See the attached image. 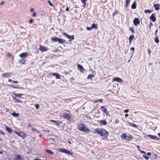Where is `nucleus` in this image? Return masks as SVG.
Listing matches in <instances>:
<instances>
[{
	"mask_svg": "<svg viewBox=\"0 0 160 160\" xmlns=\"http://www.w3.org/2000/svg\"><path fill=\"white\" fill-rule=\"evenodd\" d=\"M83 4L85 5H86V2L87 0H81Z\"/></svg>",
	"mask_w": 160,
	"mask_h": 160,
	"instance_id": "79ce46f5",
	"label": "nucleus"
},
{
	"mask_svg": "<svg viewBox=\"0 0 160 160\" xmlns=\"http://www.w3.org/2000/svg\"><path fill=\"white\" fill-rule=\"evenodd\" d=\"M32 22H33V20L32 19H31L29 20V23L30 24H31L32 23Z\"/></svg>",
	"mask_w": 160,
	"mask_h": 160,
	"instance_id": "a18cd8bd",
	"label": "nucleus"
},
{
	"mask_svg": "<svg viewBox=\"0 0 160 160\" xmlns=\"http://www.w3.org/2000/svg\"><path fill=\"white\" fill-rule=\"evenodd\" d=\"M134 36L133 35H131L129 38V40H132L133 39Z\"/></svg>",
	"mask_w": 160,
	"mask_h": 160,
	"instance_id": "72a5a7b5",
	"label": "nucleus"
},
{
	"mask_svg": "<svg viewBox=\"0 0 160 160\" xmlns=\"http://www.w3.org/2000/svg\"><path fill=\"white\" fill-rule=\"evenodd\" d=\"M10 86L11 87H12L13 88H17V87H14L12 85H10Z\"/></svg>",
	"mask_w": 160,
	"mask_h": 160,
	"instance_id": "4d7b16f0",
	"label": "nucleus"
},
{
	"mask_svg": "<svg viewBox=\"0 0 160 160\" xmlns=\"http://www.w3.org/2000/svg\"><path fill=\"white\" fill-rule=\"evenodd\" d=\"M152 11L151 10H145L144 12L145 13H150L152 12Z\"/></svg>",
	"mask_w": 160,
	"mask_h": 160,
	"instance_id": "473e14b6",
	"label": "nucleus"
},
{
	"mask_svg": "<svg viewBox=\"0 0 160 160\" xmlns=\"http://www.w3.org/2000/svg\"><path fill=\"white\" fill-rule=\"evenodd\" d=\"M13 94L15 96L18 98H20L21 96L23 95L22 94H17L16 93H13Z\"/></svg>",
	"mask_w": 160,
	"mask_h": 160,
	"instance_id": "bb28decb",
	"label": "nucleus"
},
{
	"mask_svg": "<svg viewBox=\"0 0 160 160\" xmlns=\"http://www.w3.org/2000/svg\"><path fill=\"white\" fill-rule=\"evenodd\" d=\"M151 155V153L150 152H148L147 153V155H148V156H150Z\"/></svg>",
	"mask_w": 160,
	"mask_h": 160,
	"instance_id": "bf43d9fd",
	"label": "nucleus"
},
{
	"mask_svg": "<svg viewBox=\"0 0 160 160\" xmlns=\"http://www.w3.org/2000/svg\"><path fill=\"white\" fill-rule=\"evenodd\" d=\"M100 123L102 125H105L107 124V122L105 120H101L100 121Z\"/></svg>",
	"mask_w": 160,
	"mask_h": 160,
	"instance_id": "4be33fe9",
	"label": "nucleus"
},
{
	"mask_svg": "<svg viewBox=\"0 0 160 160\" xmlns=\"http://www.w3.org/2000/svg\"><path fill=\"white\" fill-rule=\"evenodd\" d=\"M7 56L10 57L11 56V54L9 53L7 54Z\"/></svg>",
	"mask_w": 160,
	"mask_h": 160,
	"instance_id": "0e129e2a",
	"label": "nucleus"
},
{
	"mask_svg": "<svg viewBox=\"0 0 160 160\" xmlns=\"http://www.w3.org/2000/svg\"><path fill=\"white\" fill-rule=\"evenodd\" d=\"M31 129H32V131L34 132L36 131L37 133L39 132V131L37 130V129H35L34 128H32Z\"/></svg>",
	"mask_w": 160,
	"mask_h": 160,
	"instance_id": "c9c22d12",
	"label": "nucleus"
},
{
	"mask_svg": "<svg viewBox=\"0 0 160 160\" xmlns=\"http://www.w3.org/2000/svg\"><path fill=\"white\" fill-rule=\"evenodd\" d=\"M5 128L6 130L9 133H11L12 132V130L9 128L5 126Z\"/></svg>",
	"mask_w": 160,
	"mask_h": 160,
	"instance_id": "a211bd4d",
	"label": "nucleus"
},
{
	"mask_svg": "<svg viewBox=\"0 0 160 160\" xmlns=\"http://www.w3.org/2000/svg\"><path fill=\"white\" fill-rule=\"evenodd\" d=\"M39 104H36L35 105V107L37 109H38L39 108Z\"/></svg>",
	"mask_w": 160,
	"mask_h": 160,
	"instance_id": "49530a36",
	"label": "nucleus"
},
{
	"mask_svg": "<svg viewBox=\"0 0 160 160\" xmlns=\"http://www.w3.org/2000/svg\"><path fill=\"white\" fill-rule=\"evenodd\" d=\"M4 3V2H1V3H0V5L1 6H2V4H3V3Z\"/></svg>",
	"mask_w": 160,
	"mask_h": 160,
	"instance_id": "680f3d73",
	"label": "nucleus"
},
{
	"mask_svg": "<svg viewBox=\"0 0 160 160\" xmlns=\"http://www.w3.org/2000/svg\"><path fill=\"white\" fill-rule=\"evenodd\" d=\"M125 117H126V118L128 116V114H125Z\"/></svg>",
	"mask_w": 160,
	"mask_h": 160,
	"instance_id": "338daca9",
	"label": "nucleus"
},
{
	"mask_svg": "<svg viewBox=\"0 0 160 160\" xmlns=\"http://www.w3.org/2000/svg\"><path fill=\"white\" fill-rule=\"evenodd\" d=\"M127 136L125 133H123L122 134L121 136V139L123 140H127Z\"/></svg>",
	"mask_w": 160,
	"mask_h": 160,
	"instance_id": "4468645a",
	"label": "nucleus"
},
{
	"mask_svg": "<svg viewBox=\"0 0 160 160\" xmlns=\"http://www.w3.org/2000/svg\"><path fill=\"white\" fill-rule=\"evenodd\" d=\"M147 137H148L152 140L157 139L158 140H159V138L157 137L156 136L150 135H148L147 136Z\"/></svg>",
	"mask_w": 160,
	"mask_h": 160,
	"instance_id": "0eeeda50",
	"label": "nucleus"
},
{
	"mask_svg": "<svg viewBox=\"0 0 160 160\" xmlns=\"http://www.w3.org/2000/svg\"><path fill=\"white\" fill-rule=\"evenodd\" d=\"M12 98L13 100H14L15 101V102H18V103H21L22 102L19 101V100L17 99L15 97L12 96Z\"/></svg>",
	"mask_w": 160,
	"mask_h": 160,
	"instance_id": "6ab92c4d",
	"label": "nucleus"
},
{
	"mask_svg": "<svg viewBox=\"0 0 160 160\" xmlns=\"http://www.w3.org/2000/svg\"><path fill=\"white\" fill-rule=\"evenodd\" d=\"M129 124L130 126H133L134 127H136L137 126L136 125H135L132 123H129Z\"/></svg>",
	"mask_w": 160,
	"mask_h": 160,
	"instance_id": "e433bc0d",
	"label": "nucleus"
},
{
	"mask_svg": "<svg viewBox=\"0 0 160 160\" xmlns=\"http://www.w3.org/2000/svg\"><path fill=\"white\" fill-rule=\"evenodd\" d=\"M94 133L99 134L103 139H107L108 135V131L103 129H95L94 130Z\"/></svg>",
	"mask_w": 160,
	"mask_h": 160,
	"instance_id": "f257e3e1",
	"label": "nucleus"
},
{
	"mask_svg": "<svg viewBox=\"0 0 160 160\" xmlns=\"http://www.w3.org/2000/svg\"><path fill=\"white\" fill-rule=\"evenodd\" d=\"M93 75H89L88 77V79H91L92 78L93 76Z\"/></svg>",
	"mask_w": 160,
	"mask_h": 160,
	"instance_id": "37998d69",
	"label": "nucleus"
},
{
	"mask_svg": "<svg viewBox=\"0 0 160 160\" xmlns=\"http://www.w3.org/2000/svg\"><path fill=\"white\" fill-rule=\"evenodd\" d=\"M0 134H2V135H4V132L1 130H0Z\"/></svg>",
	"mask_w": 160,
	"mask_h": 160,
	"instance_id": "5fc2aeb1",
	"label": "nucleus"
},
{
	"mask_svg": "<svg viewBox=\"0 0 160 160\" xmlns=\"http://www.w3.org/2000/svg\"><path fill=\"white\" fill-rule=\"evenodd\" d=\"M52 75L56 77V78L57 79H60V75L56 73H53Z\"/></svg>",
	"mask_w": 160,
	"mask_h": 160,
	"instance_id": "393cba45",
	"label": "nucleus"
},
{
	"mask_svg": "<svg viewBox=\"0 0 160 160\" xmlns=\"http://www.w3.org/2000/svg\"><path fill=\"white\" fill-rule=\"evenodd\" d=\"M78 128L80 130L86 132H90V130L86 128L85 125L83 123L80 124L78 126Z\"/></svg>",
	"mask_w": 160,
	"mask_h": 160,
	"instance_id": "f03ea898",
	"label": "nucleus"
},
{
	"mask_svg": "<svg viewBox=\"0 0 160 160\" xmlns=\"http://www.w3.org/2000/svg\"><path fill=\"white\" fill-rule=\"evenodd\" d=\"M133 138L132 137L131 135H129L128 136H127V140H129Z\"/></svg>",
	"mask_w": 160,
	"mask_h": 160,
	"instance_id": "c756f323",
	"label": "nucleus"
},
{
	"mask_svg": "<svg viewBox=\"0 0 160 160\" xmlns=\"http://www.w3.org/2000/svg\"><path fill=\"white\" fill-rule=\"evenodd\" d=\"M136 3L135 2H134L133 3L131 6V8L132 9H135L136 8Z\"/></svg>",
	"mask_w": 160,
	"mask_h": 160,
	"instance_id": "5701e85b",
	"label": "nucleus"
},
{
	"mask_svg": "<svg viewBox=\"0 0 160 160\" xmlns=\"http://www.w3.org/2000/svg\"><path fill=\"white\" fill-rule=\"evenodd\" d=\"M130 1L131 0H126L125 5L126 8H127L128 7L129 4V3Z\"/></svg>",
	"mask_w": 160,
	"mask_h": 160,
	"instance_id": "cd10ccee",
	"label": "nucleus"
},
{
	"mask_svg": "<svg viewBox=\"0 0 160 160\" xmlns=\"http://www.w3.org/2000/svg\"><path fill=\"white\" fill-rule=\"evenodd\" d=\"M69 8L68 7H67L66 8V11H69Z\"/></svg>",
	"mask_w": 160,
	"mask_h": 160,
	"instance_id": "6e6d98bb",
	"label": "nucleus"
},
{
	"mask_svg": "<svg viewBox=\"0 0 160 160\" xmlns=\"http://www.w3.org/2000/svg\"><path fill=\"white\" fill-rule=\"evenodd\" d=\"M159 41H155V42L157 43H159Z\"/></svg>",
	"mask_w": 160,
	"mask_h": 160,
	"instance_id": "774afa93",
	"label": "nucleus"
},
{
	"mask_svg": "<svg viewBox=\"0 0 160 160\" xmlns=\"http://www.w3.org/2000/svg\"><path fill=\"white\" fill-rule=\"evenodd\" d=\"M39 49L42 52L46 51L48 50V49L45 47L41 46H40Z\"/></svg>",
	"mask_w": 160,
	"mask_h": 160,
	"instance_id": "ddd939ff",
	"label": "nucleus"
},
{
	"mask_svg": "<svg viewBox=\"0 0 160 160\" xmlns=\"http://www.w3.org/2000/svg\"><path fill=\"white\" fill-rule=\"evenodd\" d=\"M153 6L156 10L158 11L160 9V5L159 4H154Z\"/></svg>",
	"mask_w": 160,
	"mask_h": 160,
	"instance_id": "f8f14e48",
	"label": "nucleus"
},
{
	"mask_svg": "<svg viewBox=\"0 0 160 160\" xmlns=\"http://www.w3.org/2000/svg\"><path fill=\"white\" fill-rule=\"evenodd\" d=\"M11 114L14 117H18L19 116V114L18 113H16L15 112L12 113Z\"/></svg>",
	"mask_w": 160,
	"mask_h": 160,
	"instance_id": "c85d7f7f",
	"label": "nucleus"
},
{
	"mask_svg": "<svg viewBox=\"0 0 160 160\" xmlns=\"http://www.w3.org/2000/svg\"><path fill=\"white\" fill-rule=\"evenodd\" d=\"M51 40H63L62 39H60L57 38H52Z\"/></svg>",
	"mask_w": 160,
	"mask_h": 160,
	"instance_id": "4c0bfd02",
	"label": "nucleus"
},
{
	"mask_svg": "<svg viewBox=\"0 0 160 160\" xmlns=\"http://www.w3.org/2000/svg\"><path fill=\"white\" fill-rule=\"evenodd\" d=\"M129 30L131 31L132 33H133L134 32V30L133 28L131 27L129 28Z\"/></svg>",
	"mask_w": 160,
	"mask_h": 160,
	"instance_id": "58836bf2",
	"label": "nucleus"
},
{
	"mask_svg": "<svg viewBox=\"0 0 160 160\" xmlns=\"http://www.w3.org/2000/svg\"><path fill=\"white\" fill-rule=\"evenodd\" d=\"M34 11V9L32 8H31V9H30V12H33Z\"/></svg>",
	"mask_w": 160,
	"mask_h": 160,
	"instance_id": "864d4df0",
	"label": "nucleus"
},
{
	"mask_svg": "<svg viewBox=\"0 0 160 160\" xmlns=\"http://www.w3.org/2000/svg\"><path fill=\"white\" fill-rule=\"evenodd\" d=\"M61 117L67 119H69L71 118V116L70 115L67 113H63L61 116Z\"/></svg>",
	"mask_w": 160,
	"mask_h": 160,
	"instance_id": "1a4fd4ad",
	"label": "nucleus"
},
{
	"mask_svg": "<svg viewBox=\"0 0 160 160\" xmlns=\"http://www.w3.org/2000/svg\"><path fill=\"white\" fill-rule=\"evenodd\" d=\"M16 160H21V158L19 155H18L16 157Z\"/></svg>",
	"mask_w": 160,
	"mask_h": 160,
	"instance_id": "f704fd0d",
	"label": "nucleus"
},
{
	"mask_svg": "<svg viewBox=\"0 0 160 160\" xmlns=\"http://www.w3.org/2000/svg\"><path fill=\"white\" fill-rule=\"evenodd\" d=\"M118 14V12L116 10L112 14L113 16H115L116 15Z\"/></svg>",
	"mask_w": 160,
	"mask_h": 160,
	"instance_id": "ea45409f",
	"label": "nucleus"
},
{
	"mask_svg": "<svg viewBox=\"0 0 160 160\" xmlns=\"http://www.w3.org/2000/svg\"><path fill=\"white\" fill-rule=\"evenodd\" d=\"M78 68L79 70L81 72H84V69L83 68V67L80 65H78Z\"/></svg>",
	"mask_w": 160,
	"mask_h": 160,
	"instance_id": "dca6fc26",
	"label": "nucleus"
},
{
	"mask_svg": "<svg viewBox=\"0 0 160 160\" xmlns=\"http://www.w3.org/2000/svg\"><path fill=\"white\" fill-rule=\"evenodd\" d=\"M154 40H158V37H157L155 38Z\"/></svg>",
	"mask_w": 160,
	"mask_h": 160,
	"instance_id": "052dcab7",
	"label": "nucleus"
},
{
	"mask_svg": "<svg viewBox=\"0 0 160 160\" xmlns=\"http://www.w3.org/2000/svg\"><path fill=\"white\" fill-rule=\"evenodd\" d=\"M98 102H102L103 101V100L102 99H99L98 100Z\"/></svg>",
	"mask_w": 160,
	"mask_h": 160,
	"instance_id": "3c124183",
	"label": "nucleus"
},
{
	"mask_svg": "<svg viewBox=\"0 0 160 160\" xmlns=\"http://www.w3.org/2000/svg\"><path fill=\"white\" fill-rule=\"evenodd\" d=\"M28 53L27 52H23L19 54V56L22 58H26Z\"/></svg>",
	"mask_w": 160,
	"mask_h": 160,
	"instance_id": "9d476101",
	"label": "nucleus"
},
{
	"mask_svg": "<svg viewBox=\"0 0 160 160\" xmlns=\"http://www.w3.org/2000/svg\"><path fill=\"white\" fill-rule=\"evenodd\" d=\"M48 2L49 4V5L50 6H52L53 7V4L52 3H51V2L50 0H48Z\"/></svg>",
	"mask_w": 160,
	"mask_h": 160,
	"instance_id": "a19ab883",
	"label": "nucleus"
},
{
	"mask_svg": "<svg viewBox=\"0 0 160 160\" xmlns=\"http://www.w3.org/2000/svg\"><path fill=\"white\" fill-rule=\"evenodd\" d=\"M156 14H152L150 17V20H152V22H154L156 21Z\"/></svg>",
	"mask_w": 160,
	"mask_h": 160,
	"instance_id": "423d86ee",
	"label": "nucleus"
},
{
	"mask_svg": "<svg viewBox=\"0 0 160 160\" xmlns=\"http://www.w3.org/2000/svg\"><path fill=\"white\" fill-rule=\"evenodd\" d=\"M60 43H63L64 42V41H58Z\"/></svg>",
	"mask_w": 160,
	"mask_h": 160,
	"instance_id": "de8ad7c7",
	"label": "nucleus"
},
{
	"mask_svg": "<svg viewBox=\"0 0 160 160\" xmlns=\"http://www.w3.org/2000/svg\"><path fill=\"white\" fill-rule=\"evenodd\" d=\"M122 80L121 79L118 77H117L113 78L112 80V82L116 81L117 82H122Z\"/></svg>",
	"mask_w": 160,
	"mask_h": 160,
	"instance_id": "9b49d317",
	"label": "nucleus"
},
{
	"mask_svg": "<svg viewBox=\"0 0 160 160\" xmlns=\"http://www.w3.org/2000/svg\"><path fill=\"white\" fill-rule=\"evenodd\" d=\"M63 34L66 36L69 40H73L74 39V36L73 35L70 36L66 32H63Z\"/></svg>",
	"mask_w": 160,
	"mask_h": 160,
	"instance_id": "39448f33",
	"label": "nucleus"
},
{
	"mask_svg": "<svg viewBox=\"0 0 160 160\" xmlns=\"http://www.w3.org/2000/svg\"><path fill=\"white\" fill-rule=\"evenodd\" d=\"M101 109L103 112L106 113V115H108L107 113V109L106 108H104V106H102L101 107Z\"/></svg>",
	"mask_w": 160,
	"mask_h": 160,
	"instance_id": "f3484780",
	"label": "nucleus"
},
{
	"mask_svg": "<svg viewBox=\"0 0 160 160\" xmlns=\"http://www.w3.org/2000/svg\"><path fill=\"white\" fill-rule=\"evenodd\" d=\"M32 16L34 17H35L36 16V13L34 12L32 14Z\"/></svg>",
	"mask_w": 160,
	"mask_h": 160,
	"instance_id": "603ef678",
	"label": "nucleus"
},
{
	"mask_svg": "<svg viewBox=\"0 0 160 160\" xmlns=\"http://www.w3.org/2000/svg\"><path fill=\"white\" fill-rule=\"evenodd\" d=\"M25 62V60L23 58H22L18 62L22 64H24Z\"/></svg>",
	"mask_w": 160,
	"mask_h": 160,
	"instance_id": "a878e982",
	"label": "nucleus"
},
{
	"mask_svg": "<svg viewBox=\"0 0 160 160\" xmlns=\"http://www.w3.org/2000/svg\"><path fill=\"white\" fill-rule=\"evenodd\" d=\"M129 111V109H126L124 111V113L128 112Z\"/></svg>",
	"mask_w": 160,
	"mask_h": 160,
	"instance_id": "8fccbe9b",
	"label": "nucleus"
},
{
	"mask_svg": "<svg viewBox=\"0 0 160 160\" xmlns=\"http://www.w3.org/2000/svg\"><path fill=\"white\" fill-rule=\"evenodd\" d=\"M92 27H87V29L88 30V31H90V30H92Z\"/></svg>",
	"mask_w": 160,
	"mask_h": 160,
	"instance_id": "c03bdc74",
	"label": "nucleus"
},
{
	"mask_svg": "<svg viewBox=\"0 0 160 160\" xmlns=\"http://www.w3.org/2000/svg\"><path fill=\"white\" fill-rule=\"evenodd\" d=\"M143 157L146 160H148L149 159V158L148 156H147V155L146 154H144L143 155H142Z\"/></svg>",
	"mask_w": 160,
	"mask_h": 160,
	"instance_id": "7c9ffc66",
	"label": "nucleus"
},
{
	"mask_svg": "<svg viewBox=\"0 0 160 160\" xmlns=\"http://www.w3.org/2000/svg\"><path fill=\"white\" fill-rule=\"evenodd\" d=\"M11 73H6L2 74V76L5 78H8L10 76Z\"/></svg>",
	"mask_w": 160,
	"mask_h": 160,
	"instance_id": "2eb2a0df",
	"label": "nucleus"
},
{
	"mask_svg": "<svg viewBox=\"0 0 160 160\" xmlns=\"http://www.w3.org/2000/svg\"><path fill=\"white\" fill-rule=\"evenodd\" d=\"M92 28H94L95 29H97L98 28L97 27V24L95 23H93L92 26Z\"/></svg>",
	"mask_w": 160,
	"mask_h": 160,
	"instance_id": "412c9836",
	"label": "nucleus"
},
{
	"mask_svg": "<svg viewBox=\"0 0 160 160\" xmlns=\"http://www.w3.org/2000/svg\"><path fill=\"white\" fill-rule=\"evenodd\" d=\"M14 132L23 139L25 138L26 135V134L22 132H18L16 130H14Z\"/></svg>",
	"mask_w": 160,
	"mask_h": 160,
	"instance_id": "7ed1b4c3",
	"label": "nucleus"
},
{
	"mask_svg": "<svg viewBox=\"0 0 160 160\" xmlns=\"http://www.w3.org/2000/svg\"><path fill=\"white\" fill-rule=\"evenodd\" d=\"M50 121L51 122H53L56 123L57 124V125L58 126L60 124L59 123V124L58 123V122L57 121H55V120H50Z\"/></svg>",
	"mask_w": 160,
	"mask_h": 160,
	"instance_id": "2f4dec72",
	"label": "nucleus"
},
{
	"mask_svg": "<svg viewBox=\"0 0 160 160\" xmlns=\"http://www.w3.org/2000/svg\"><path fill=\"white\" fill-rule=\"evenodd\" d=\"M12 82L14 83H17L18 82L17 81H12Z\"/></svg>",
	"mask_w": 160,
	"mask_h": 160,
	"instance_id": "69168bd1",
	"label": "nucleus"
},
{
	"mask_svg": "<svg viewBox=\"0 0 160 160\" xmlns=\"http://www.w3.org/2000/svg\"><path fill=\"white\" fill-rule=\"evenodd\" d=\"M140 22L139 19L137 18H135L133 21L134 25L136 26Z\"/></svg>",
	"mask_w": 160,
	"mask_h": 160,
	"instance_id": "6e6552de",
	"label": "nucleus"
},
{
	"mask_svg": "<svg viewBox=\"0 0 160 160\" xmlns=\"http://www.w3.org/2000/svg\"><path fill=\"white\" fill-rule=\"evenodd\" d=\"M58 151L59 152L64 153L66 154H72V153L70 151L63 148H59L58 149Z\"/></svg>",
	"mask_w": 160,
	"mask_h": 160,
	"instance_id": "20e7f679",
	"label": "nucleus"
},
{
	"mask_svg": "<svg viewBox=\"0 0 160 160\" xmlns=\"http://www.w3.org/2000/svg\"><path fill=\"white\" fill-rule=\"evenodd\" d=\"M141 153H144V154H146V152H145L143 151H141Z\"/></svg>",
	"mask_w": 160,
	"mask_h": 160,
	"instance_id": "e2e57ef3",
	"label": "nucleus"
},
{
	"mask_svg": "<svg viewBox=\"0 0 160 160\" xmlns=\"http://www.w3.org/2000/svg\"><path fill=\"white\" fill-rule=\"evenodd\" d=\"M20 29L19 30V32L21 33H23L24 32H25L26 30L25 28L22 27H20Z\"/></svg>",
	"mask_w": 160,
	"mask_h": 160,
	"instance_id": "aec40b11",
	"label": "nucleus"
},
{
	"mask_svg": "<svg viewBox=\"0 0 160 160\" xmlns=\"http://www.w3.org/2000/svg\"><path fill=\"white\" fill-rule=\"evenodd\" d=\"M44 151L47 153H49L51 154H53V152L51 150L47 149H45Z\"/></svg>",
	"mask_w": 160,
	"mask_h": 160,
	"instance_id": "b1692460",
	"label": "nucleus"
},
{
	"mask_svg": "<svg viewBox=\"0 0 160 160\" xmlns=\"http://www.w3.org/2000/svg\"><path fill=\"white\" fill-rule=\"evenodd\" d=\"M131 50H132V51H133V52H134V48H133V47L132 48H131Z\"/></svg>",
	"mask_w": 160,
	"mask_h": 160,
	"instance_id": "13d9d810",
	"label": "nucleus"
},
{
	"mask_svg": "<svg viewBox=\"0 0 160 160\" xmlns=\"http://www.w3.org/2000/svg\"><path fill=\"white\" fill-rule=\"evenodd\" d=\"M147 51H148V54L149 55H150V53H151V52L150 50L149 49H148L147 50Z\"/></svg>",
	"mask_w": 160,
	"mask_h": 160,
	"instance_id": "09e8293b",
	"label": "nucleus"
}]
</instances>
